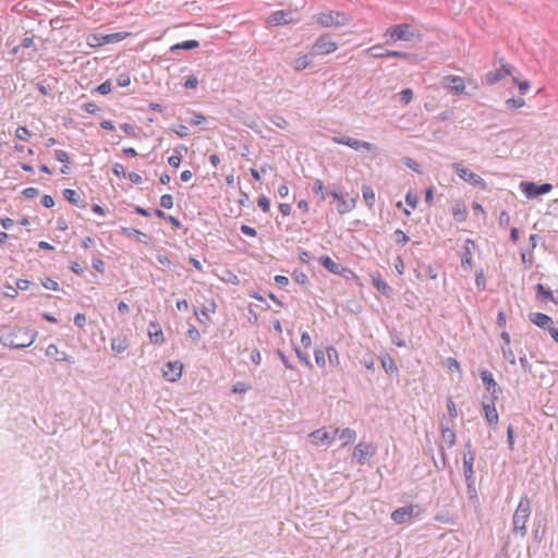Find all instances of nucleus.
<instances>
[{"instance_id": "1", "label": "nucleus", "mask_w": 558, "mask_h": 558, "mask_svg": "<svg viewBox=\"0 0 558 558\" xmlns=\"http://www.w3.org/2000/svg\"><path fill=\"white\" fill-rule=\"evenodd\" d=\"M37 332L31 328H15L12 332L0 337V343L3 347L12 349H24L31 347Z\"/></svg>"}, {"instance_id": "2", "label": "nucleus", "mask_w": 558, "mask_h": 558, "mask_svg": "<svg viewBox=\"0 0 558 558\" xmlns=\"http://www.w3.org/2000/svg\"><path fill=\"white\" fill-rule=\"evenodd\" d=\"M532 505L531 500L526 495H523L514 510L512 515V532L515 535L524 537L526 535V523L531 517Z\"/></svg>"}, {"instance_id": "3", "label": "nucleus", "mask_w": 558, "mask_h": 558, "mask_svg": "<svg viewBox=\"0 0 558 558\" xmlns=\"http://www.w3.org/2000/svg\"><path fill=\"white\" fill-rule=\"evenodd\" d=\"M313 20L316 24L325 28L344 26L350 22V17L347 13L337 10L319 12L313 16Z\"/></svg>"}, {"instance_id": "4", "label": "nucleus", "mask_w": 558, "mask_h": 558, "mask_svg": "<svg viewBox=\"0 0 558 558\" xmlns=\"http://www.w3.org/2000/svg\"><path fill=\"white\" fill-rule=\"evenodd\" d=\"M385 37L391 41H411L415 37V29L410 24L392 25L385 32Z\"/></svg>"}, {"instance_id": "5", "label": "nucleus", "mask_w": 558, "mask_h": 558, "mask_svg": "<svg viewBox=\"0 0 558 558\" xmlns=\"http://www.w3.org/2000/svg\"><path fill=\"white\" fill-rule=\"evenodd\" d=\"M338 433V428L329 432L327 428L323 427L310 433L307 437L310 442L316 447L330 446L337 438Z\"/></svg>"}, {"instance_id": "6", "label": "nucleus", "mask_w": 558, "mask_h": 558, "mask_svg": "<svg viewBox=\"0 0 558 558\" xmlns=\"http://www.w3.org/2000/svg\"><path fill=\"white\" fill-rule=\"evenodd\" d=\"M363 53L372 56L376 59L381 58H399L402 60H409L412 56L404 51H396V50H388L385 49L381 45H374L363 51Z\"/></svg>"}, {"instance_id": "7", "label": "nucleus", "mask_w": 558, "mask_h": 558, "mask_svg": "<svg viewBox=\"0 0 558 558\" xmlns=\"http://www.w3.org/2000/svg\"><path fill=\"white\" fill-rule=\"evenodd\" d=\"M421 514V507L418 505H411L401 507L392 511L391 520L397 524H403L409 522L413 518H417Z\"/></svg>"}, {"instance_id": "8", "label": "nucleus", "mask_w": 558, "mask_h": 558, "mask_svg": "<svg viewBox=\"0 0 558 558\" xmlns=\"http://www.w3.org/2000/svg\"><path fill=\"white\" fill-rule=\"evenodd\" d=\"M452 168L454 169L458 177L460 179H462L463 181H465L474 186H480L482 189H484L486 186V183L483 180V178H481L478 174L471 171L469 168L464 167L462 163L454 162L452 165Z\"/></svg>"}, {"instance_id": "9", "label": "nucleus", "mask_w": 558, "mask_h": 558, "mask_svg": "<svg viewBox=\"0 0 558 558\" xmlns=\"http://www.w3.org/2000/svg\"><path fill=\"white\" fill-rule=\"evenodd\" d=\"M338 49V44L330 39L329 35L319 36L312 46V54H328Z\"/></svg>"}, {"instance_id": "10", "label": "nucleus", "mask_w": 558, "mask_h": 558, "mask_svg": "<svg viewBox=\"0 0 558 558\" xmlns=\"http://www.w3.org/2000/svg\"><path fill=\"white\" fill-rule=\"evenodd\" d=\"M553 185L550 183L536 184L534 182L522 181L520 183V190L529 198H535L539 195L550 192Z\"/></svg>"}, {"instance_id": "11", "label": "nucleus", "mask_w": 558, "mask_h": 558, "mask_svg": "<svg viewBox=\"0 0 558 558\" xmlns=\"http://www.w3.org/2000/svg\"><path fill=\"white\" fill-rule=\"evenodd\" d=\"M331 141L336 144L347 145L354 150L372 151L374 149V145L372 143L349 136H333Z\"/></svg>"}, {"instance_id": "12", "label": "nucleus", "mask_w": 558, "mask_h": 558, "mask_svg": "<svg viewBox=\"0 0 558 558\" xmlns=\"http://www.w3.org/2000/svg\"><path fill=\"white\" fill-rule=\"evenodd\" d=\"M441 83L445 88L454 95H461L465 90L464 78L458 75H446Z\"/></svg>"}, {"instance_id": "13", "label": "nucleus", "mask_w": 558, "mask_h": 558, "mask_svg": "<svg viewBox=\"0 0 558 558\" xmlns=\"http://www.w3.org/2000/svg\"><path fill=\"white\" fill-rule=\"evenodd\" d=\"M513 72V68L508 63H502L499 69L494 71H489L485 74V83L493 85L505 77L511 75Z\"/></svg>"}, {"instance_id": "14", "label": "nucleus", "mask_w": 558, "mask_h": 558, "mask_svg": "<svg viewBox=\"0 0 558 558\" xmlns=\"http://www.w3.org/2000/svg\"><path fill=\"white\" fill-rule=\"evenodd\" d=\"M183 365L179 361L167 362L162 367V375L169 381H177L182 376Z\"/></svg>"}, {"instance_id": "15", "label": "nucleus", "mask_w": 558, "mask_h": 558, "mask_svg": "<svg viewBox=\"0 0 558 558\" xmlns=\"http://www.w3.org/2000/svg\"><path fill=\"white\" fill-rule=\"evenodd\" d=\"M480 377L483 384L486 386V390L492 395V398L497 399L501 393V388L494 379L493 374L488 369H483L480 372Z\"/></svg>"}, {"instance_id": "16", "label": "nucleus", "mask_w": 558, "mask_h": 558, "mask_svg": "<svg viewBox=\"0 0 558 558\" xmlns=\"http://www.w3.org/2000/svg\"><path fill=\"white\" fill-rule=\"evenodd\" d=\"M495 400H490V402L483 401V410L485 414V418L488 422L489 425L496 426L499 421V416L495 407Z\"/></svg>"}, {"instance_id": "17", "label": "nucleus", "mask_w": 558, "mask_h": 558, "mask_svg": "<svg viewBox=\"0 0 558 558\" xmlns=\"http://www.w3.org/2000/svg\"><path fill=\"white\" fill-rule=\"evenodd\" d=\"M148 337L154 344H162L165 342L162 329L156 322L149 323Z\"/></svg>"}, {"instance_id": "18", "label": "nucleus", "mask_w": 558, "mask_h": 558, "mask_svg": "<svg viewBox=\"0 0 558 558\" xmlns=\"http://www.w3.org/2000/svg\"><path fill=\"white\" fill-rule=\"evenodd\" d=\"M373 454L372 446L367 442H359L353 451V459L359 462L364 461L368 456Z\"/></svg>"}, {"instance_id": "19", "label": "nucleus", "mask_w": 558, "mask_h": 558, "mask_svg": "<svg viewBox=\"0 0 558 558\" xmlns=\"http://www.w3.org/2000/svg\"><path fill=\"white\" fill-rule=\"evenodd\" d=\"M530 320L535 324L537 327L545 329L546 327H550L554 324L550 316L544 313H531L529 315Z\"/></svg>"}, {"instance_id": "20", "label": "nucleus", "mask_w": 558, "mask_h": 558, "mask_svg": "<svg viewBox=\"0 0 558 558\" xmlns=\"http://www.w3.org/2000/svg\"><path fill=\"white\" fill-rule=\"evenodd\" d=\"M46 355L53 357L56 361L73 363V357L65 352H60L56 344H49L46 349Z\"/></svg>"}, {"instance_id": "21", "label": "nucleus", "mask_w": 558, "mask_h": 558, "mask_svg": "<svg viewBox=\"0 0 558 558\" xmlns=\"http://www.w3.org/2000/svg\"><path fill=\"white\" fill-rule=\"evenodd\" d=\"M319 263L328 270L330 271L331 274H335V275H340L342 274V271L344 270V268L336 263L335 260H332L329 256L327 255H323L319 257Z\"/></svg>"}, {"instance_id": "22", "label": "nucleus", "mask_w": 558, "mask_h": 558, "mask_svg": "<svg viewBox=\"0 0 558 558\" xmlns=\"http://www.w3.org/2000/svg\"><path fill=\"white\" fill-rule=\"evenodd\" d=\"M292 22L291 12L279 10L269 16V23L274 25L288 24Z\"/></svg>"}, {"instance_id": "23", "label": "nucleus", "mask_w": 558, "mask_h": 558, "mask_svg": "<svg viewBox=\"0 0 558 558\" xmlns=\"http://www.w3.org/2000/svg\"><path fill=\"white\" fill-rule=\"evenodd\" d=\"M475 244L472 240L468 239L464 243V252L461 257V264L463 267L471 268L472 266V250L474 248Z\"/></svg>"}, {"instance_id": "24", "label": "nucleus", "mask_w": 558, "mask_h": 558, "mask_svg": "<svg viewBox=\"0 0 558 558\" xmlns=\"http://www.w3.org/2000/svg\"><path fill=\"white\" fill-rule=\"evenodd\" d=\"M372 283L384 295H386V296L391 295L392 289L380 276H374L372 278Z\"/></svg>"}, {"instance_id": "25", "label": "nucleus", "mask_w": 558, "mask_h": 558, "mask_svg": "<svg viewBox=\"0 0 558 558\" xmlns=\"http://www.w3.org/2000/svg\"><path fill=\"white\" fill-rule=\"evenodd\" d=\"M120 232L128 238L135 236L141 243H146L148 239L146 233L134 228L122 227Z\"/></svg>"}, {"instance_id": "26", "label": "nucleus", "mask_w": 558, "mask_h": 558, "mask_svg": "<svg viewBox=\"0 0 558 558\" xmlns=\"http://www.w3.org/2000/svg\"><path fill=\"white\" fill-rule=\"evenodd\" d=\"M128 348L129 341L124 336H118L111 340V349L116 353H123Z\"/></svg>"}, {"instance_id": "27", "label": "nucleus", "mask_w": 558, "mask_h": 558, "mask_svg": "<svg viewBox=\"0 0 558 558\" xmlns=\"http://www.w3.org/2000/svg\"><path fill=\"white\" fill-rule=\"evenodd\" d=\"M535 290L537 299H541L546 302H554L556 304L558 303L557 300H555L553 292L546 289L542 283H537L535 286Z\"/></svg>"}, {"instance_id": "28", "label": "nucleus", "mask_w": 558, "mask_h": 558, "mask_svg": "<svg viewBox=\"0 0 558 558\" xmlns=\"http://www.w3.org/2000/svg\"><path fill=\"white\" fill-rule=\"evenodd\" d=\"M362 195L366 206L372 209L375 204V193L372 186L363 185L362 186Z\"/></svg>"}, {"instance_id": "29", "label": "nucleus", "mask_w": 558, "mask_h": 558, "mask_svg": "<svg viewBox=\"0 0 558 558\" xmlns=\"http://www.w3.org/2000/svg\"><path fill=\"white\" fill-rule=\"evenodd\" d=\"M337 437L339 439L343 440V445L347 446L349 444H352L356 439V433L352 428H344L341 432L338 433Z\"/></svg>"}, {"instance_id": "30", "label": "nucleus", "mask_w": 558, "mask_h": 558, "mask_svg": "<svg viewBox=\"0 0 558 558\" xmlns=\"http://www.w3.org/2000/svg\"><path fill=\"white\" fill-rule=\"evenodd\" d=\"M441 437L449 445V447H452L456 444V433L453 432L452 428L445 426L442 423Z\"/></svg>"}, {"instance_id": "31", "label": "nucleus", "mask_w": 558, "mask_h": 558, "mask_svg": "<svg viewBox=\"0 0 558 558\" xmlns=\"http://www.w3.org/2000/svg\"><path fill=\"white\" fill-rule=\"evenodd\" d=\"M131 35L129 32H118V33H111L106 36H104V43L105 44H112L121 41L125 38H128Z\"/></svg>"}, {"instance_id": "32", "label": "nucleus", "mask_w": 558, "mask_h": 558, "mask_svg": "<svg viewBox=\"0 0 558 558\" xmlns=\"http://www.w3.org/2000/svg\"><path fill=\"white\" fill-rule=\"evenodd\" d=\"M311 63H312L311 58L308 56L304 54V56L296 58L293 61V69L295 71H303L306 68H308L311 65Z\"/></svg>"}, {"instance_id": "33", "label": "nucleus", "mask_w": 558, "mask_h": 558, "mask_svg": "<svg viewBox=\"0 0 558 558\" xmlns=\"http://www.w3.org/2000/svg\"><path fill=\"white\" fill-rule=\"evenodd\" d=\"M197 47H199V43L195 39H191V40H185V41L178 43V44L171 46L170 50L171 51H174L178 49L192 50Z\"/></svg>"}, {"instance_id": "34", "label": "nucleus", "mask_w": 558, "mask_h": 558, "mask_svg": "<svg viewBox=\"0 0 558 558\" xmlns=\"http://www.w3.org/2000/svg\"><path fill=\"white\" fill-rule=\"evenodd\" d=\"M355 202H356L355 198H352L349 202L345 199H342L337 206L338 213L343 215V214L351 211L355 207Z\"/></svg>"}, {"instance_id": "35", "label": "nucleus", "mask_w": 558, "mask_h": 558, "mask_svg": "<svg viewBox=\"0 0 558 558\" xmlns=\"http://www.w3.org/2000/svg\"><path fill=\"white\" fill-rule=\"evenodd\" d=\"M326 354L328 356V361L331 365L333 366H338L340 361H339V353L337 351V349L332 345L328 347L326 349Z\"/></svg>"}, {"instance_id": "36", "label": "nucleus", "mask_w": 558, "mask_h": 558, "mask_svg": "<svg viewBox=\"0 0 558 558\" xmlns=\"http://www.w3.org/2000/svg\"><path fill=\"white\" fill-rule=\"evenodd\" d=\"M63 196L71 204L80 206V204H78V196H77V193L74 190H72V189L63 190ZM81 207H85V205L82 204Z\"/></svg>"}, {"instance_id": "37", "label": "nucleus", "mask_w": 558, "mask_h": 558, "mask_svg": "<svg viewBox=\"0 0 558 558\" xmlns=\"http://www.w3.org/2000/svg\"><path fill=\"white\" fill-rule=\"evenodd\" d=\"M475 457H476V453H475V450L473 449L471 441L465 442L463 461L468 460V461L474 462Z\"/></svg>"}, {"instance_id": "38", "label": "nucleus", "mask_w": 558, "mask_h": 558, "mask_svg": "<svg viewBox=\"0 0 558 558\" xmlns=\"http://www.w3.org/2000/svg\"><path fill=\"white\" fill-rule=\"evenodd\" d=\"M313 192L320 195V199L325 201L327 196V189L320 180H316L313 184Z\"/></svg>"}, {"instance_id": "39", "label": "nucleus", "mask_w": 558, "mask_h": 558, "mask_svg": "<svg viewBox=\"0 0 558 558\" xmlns=\"http://www.w3.org/2000/svg\"><path fill=\"white\" fill-rule=\"evenodd\" d=\"M473 464H474V462H471L468 460L463 461V471H464L465 481H471L472 478H474Z\"/></svg>"}, {"instance_id": "40", "label": "nucleus", "mask_w": 558, "mask_h": 558, "mask_svg": "<svg viewBox=\"0 0 558 558\" xmlns=\"http://www.w3.org/2000/svg\"><path fill=\"white\" fill-rule=\"evenodd\" d=\"M525 105V101L523 98H510L506 100V106L508 109H518Z\"/></svg>"}, {"instance_id": "41", "label": "nucleus", "mask_w": 558, "mask_h": 558, "mask_svg": "<svg viewBox=\"0 0 558 558\" xmlns=\"http://www.w3.org/2000/svg\"><path fill=\"white\" fill-rule=\"evenodd\" d=\"M381 364H383V367L386 371V373L391 374V373H396L398 371L395 361L390 357H388L387 360H383Z\"/></svg>"}, {"instance_id": "42", "label": "nucleus", "mask_w": 558, "mask_h": 558, "mask_svg": "<svg viewBox=\"0 0 558 558\" xmlns=\"http://www.w3.org/2000/svg\"><path fill=\"white\" fill-rule=\"evenodd\" d=\"M171 131L182 138L189 135V129L184 124L172 125Z\"/></svg>"}, {"instance_id": "43", "label": "nucleus", "mask_w": 558, "mask_h": 558, "mask_svg": "<svg viewBox=\"0 0 558 558\" xmlns=\"http://www.w3.org/2000/svg\"><path fill=\"white\" fill-rule=\"evenodd\" d=\"M15 136L21 141H27L31 136V132L25 126H19L15 131Z\"/></svg>"}, {"instance_id": "44", "label": "nucleus", "mask_w": 558, "mask_h": 558, "mask_svg": "<svg viewBox=\"0 0 558 558\" xmlns=\"http://www.w3.org/2000/svg\"><path fill=\"white\" fill-rule=\"evenodd\" d=\"M206 121V118L201 112L193 111L190 119V123L193 125H199Z\"/></svg>"}, {"instance_id": "45", "label": "nucleus", "mask_w": 558, "mask_h": 558, "mask_svg": "<svg viewBox=\"0 0 558 558\" xmlns=\"http://www.w3.org/2000/svg\"><path fill=\"white\" fill-rule=\"evenodd\" d=\"M315 362L318 366L325 367L326 360H325V352L320 349H316L314 351Z\"/></svg>"}, {"instance_id": "46", "label": "nucleus", "mask_w": 558, "mask_h": 558, "mask_svg": "<svg viewBox=\"0 0 558 558\" xmlns=\"http://www.w3.org/2000/svg\"><path fill=\"white\" fill-rule=\"evenodd\" d=\"M257 205L264 213H268L270 210V202L264 195L258 197Z\"/></svg>"}, {"instance_id": "47", "label": "nucleus", "mask_w": 558, "mask_h": 558, "mask_svg": "<svg viewBox=\"0 0 558 558\" xmlns=\"http://www.w3.org/2000/svg\"><path fill=\"white\" fill-rule=\"evenodd\" d=\"M401 100L404 105H408L413 99V90L411 88L402 89L400 93Z\"/></svg>"}, {"instance_id": "48", "label": "nucleus", "mask_w": 558, "mask_h": 558, "mask_svg": "<svg viewBox=\"0 0 558 558\" xmlns=\"http://www.w3.org/2000/svg\"><path fill=\"white\" fill-rule=\"evenodd\" d=\"M41 284L48 289V290H52V291H57L59 290V283L57 281H54L53 279L51 278H45L41 280Z\"/></svg>"}, {"instance_id": "49", "label": "nucleus", "mask_w": 558, "mask_h": 558, "mask_svg": "<svg viewBox=\"0 0 558 558\" xmlns=\"http://www.w3.org/2000/svg\"><path fill=\"white\" fill-rule=\"evenodd\" d=\"M160 205L166 208L170 209L173 206V197L170 194H163L160 197Z\"/></svg>"}, {"instance_id": "50", "label": "nucleus", "mask_w": 558, "mask_h": 558, "mask_svg": "<svg viewBox=\"0 0 558 558\" xmlns=\"http://www.w3.org/2000/svg\"><path fill=\"white\" fill-rule=\"evenodd\" d=\"M131 83V78H130V75L128 73H121L118 75L117 77V84L120 86V87H126L129 86Z\"/></svg>"}, {"instance_id": "51", "label": "nucleus", "mask_w": 558, "mask_h": 558, "mask_svg": "<svg viewBox=\"0 0 558 558\" xmlns=\"http://www.w3.org/2000/svg\"><path fill=\"white\" fill-rule=\"evenodd\" d=\"M112 90V85L110 81H106L101 83L97 88L96 92H98L101 95H107Z\"/></svg>"}, {"instance_id": "52", "label": "nucleus", "mask_w": 558, "mask_h": 558, "mask_svg": "<svg viewBox=\"0 0 558 558\" xmlns=\"http://www.w3.org/2000/svg\"><path fill=\"white\" fill-rule=\"evenodd\" d=\"M447 409H448L451 420H454L458 416V412H457L456 403L453 402V400L451 398H447Z\"/></svg>"}, {"instance_id": "53", "label": "nucleus", "mask_w": 558, "mask_h": 558, "mask_svg": "<svg viewBox=\"0 0 558 558\" xmlns=\"http://www.w3.org/2000/svg\"><path fill=\"white\" fill-rule=\"evenodd\" d=\"M466 485H468V494H469V497L470 499H477V493H476V488H475V484H474V478H472L471 481H466Z\"/></svg>"}, {"instance_id": "54", "label": "nucleus", "mask_w": 558, "mask_h": 558, "mask_svg": "<svg viewBox=\"0 0 558 558\" xmlns=\"http://www.w3.org/2000/svg\"><path fill=\"white\" fill-rule=\"evenodd\" d=\"M396 242L404 245L409 241V236L402 230L395 231Z\"/></svg>"}, {"instance_id": "55", "label": "nucleus", "mask_w": 558, "mask_h": 558, "mask_svg": "<svg viewBox=\"0 0 558 558\" xmlns=\"http://www.w3.org/2000/svg\"><path fill=\"white\" fill-rule=\"evenodd\" d=\"M198 85V78L194 75L189 76L184 82V87L189 89H194Z\"/></svg>"}, {"instance_id": "56", "label": "nucleus", "mask_w": 558, "mask_h": 558, "mask_svg": "<svg viewBox=\"0 0 558 558\" xmlns=\"http://www.w3.org/2000/svg\"><path fill=\"white\" fill-rule=\"evenodd\" d=\"M82 109L87 113H96L99 110V107L95 102H85L82 105Z\"/></svg>"}, {"instance_id": "57", "label": "nucleus", "mask_w": 558, "mask_h": 558, "mask_svg": "<svg viewBox=\"0 0 558 558\" xmlns=\"http://www.w3.org/2000/svg\"><path fill=\"white\" fill-rule=\"evenodd\" d=\"M54 157L58 161L63 162V163H66L70 161V157H69L68 153L64 150H60V149L56 150Z\"/></svg>"}, {"instance_id": "58", "label": "nucleus", "mask_w": 558, "mask_h": 558, "mask_svg": "<svg viewBox=\"0 0 558 558\" xmlns=\"http://www.w3.org/2000/svg\"><path fill=\"white\" fill-rule=\"evenodd\" d=\"M502 355L510 364H515V356L510 348H502Z\"/></svg>"}, {"instance_id": "59", "label": "nucleus", "mask_w": 558, "mask_h": 558, "mask_svg": "<svg viewBox=\"0 0 558 558\" xmlns=\"http://www.w3.org/2000/svg\"><path fill=\"white\" fill-rule=\"evenodd\" d=\"M405 202L409 206L415 208L418 202V197L415 194L408 192L405 195Z\"/></svg>"}, {"instance_id": "60", "label": "nucleus", "mask_w": 558, "mask_h": 558, "mask_svg": "<svg viewBox=\"0 0 558 558\" xmlns=\"http://www.w3.org/2000/svg\"><path fill=\"white\" fill-rule=\"evenodd\" d=\"M446 366L449 371H460V364L459 362L453 357H448L446 360Z\"/></svg>"}, {"instance_id": "61", "label": "nucleus", "mask_w": 558, "mask_h": 558, "mask_svg": "<svg viewBox=\"0 0 558 558\" xmlns=\"http://www.w3.org/2000/svg\"><path fill=\"white\" fill-rule=\"evenodd\" d=\"M187 336H189L192 340H194V341H197V340H199V338H201V333H199L198 329H197L195 326H193V325H191V326L189 327V329H187Z\"/></svg>"}, {"instance_id": "62", "label": "nucleus", "mask_w": 558, "mask_h": 558, "mask_svg": "<svg viewBox=\"0 0 558 558\" xmlns=\"http://www.w3.org/2000/svg\"><path fill=\"white\" fill-rule=\"evenodd\" d=\"M74 324L80 327V328H83L86 324V316L82 313H77L75 316H74Z\"/></svg>"}, {"instance_id": "63", "label": "nucleus", "mask_w": 558, "mask_h": 558, "mask_svg": "<svg viewBox=\"0 0 558 558\" xmlns=\"http://www.w3.org/2000/svg\"><path fill=\"white\" fill-rule=\"evenodd\" d=\"M112 172L118 177H125V169L121 163H114L112 167Z\"/></svg>"}, {"instance_id": "64", "label": "nucleus", "mask_w": 558, "mask_h": 558, "mask_svg": "<svg viewBox=\"0 0 558 558\" xmlns=\"http://www.w3.org/2000/svg\"><path fill=\"white\" fill-rule=\"evenodd\" d=\"M498 220L500 226L506 227L510 223V215L506 210H502L499 215Z\"/></svg>"}]
</instances>
